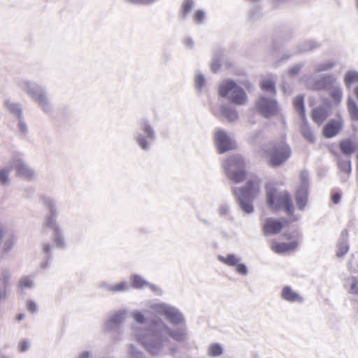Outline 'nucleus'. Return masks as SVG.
Here are the masks:
<instances>
[{
    "label": "nucleus",
    "instance_id": "nucleus-1",
    "mask_svg": "<svg viewBox=\"0 0 358 358\" xmlns=\"http://www.w3.org/2000/svg\"><path fill=\"white\" fill-rule=\"evenodd\" d=\"M133 336L148 353L159 355L171 349V339L183 341L186 333L183 327L172 329L162 319L154 318L145 329L134 327Z\"/></svg>",
    "mask_w": 358,
    "mask_h": 358
},
{
    "label": "nucleus",
    "instance_id": "nucleus-2",
    "mask_svg": "<svg viewBox=\"0 0 358 358\" xmlns=\"http://www.w3.org/2000/svg\"><path fill=\"white\" fill-rule=\"evenodd\" d=\"M266 205L272 210H282L290 217L291 222L300 218L294 213V206L292 196L286 190H279L273 183H267L265 186Z\"/></svg>",
    "mask_w": 358,
    "mask_h": 358
},
{
    "label": "nucleus",
    "instance_id": "nucleus-3",
    "mask_svg": "<svg viewBox=\"0 0 358 358\" xmlns=\"http://www.w3.org/2000/svg\"><path fill=\"white\" fill-rule=\"evenodd\" d=\"M18 87L24 92L45 113L52 111V106L45 89L39 83L29 80H20Z\"/></svg>",
    "mask_w": 358,
    "mask_h": 358
},
{
    "label": "nucleus",
    "instance_id": "nucleus-4",
    "mask_svg": "<svg viewBox=\"0 0 358 358\" xmlns=\"http://www.w3.org/2000/svg\"><path fill=\"white\" fill-rule=\"evenodd\" d=\"M259 155L268 159L273 167L280 166L291 155V149L284 141H269L262 145Z\"/></svg>",
    "mask_w": 358,
    "mask_h": 358
},
{
    "label": "nucleus",
    "instance_id": "nucleus-5",
    "mask_svg": "<svg viewBox=\"0 0 358 358\" xmlns=\"http://www.w3.org/2000/svg\"><path fill=\"white\" fill-rule=\"evenodd\" d=\"M149 310L151 314L164 316L167 321L175 326H181L185 318L179 309L164 302L150 303Z\"/></svg>",
    "mask_w": 358,
    "mask_h": 358
},
{
    "label": "nucleus",
    "instance_id": "nucleus-6",
    "mask_svg": "<svg viewBox=\"0 0 358 358\" xmlns=\"http://www.w3.org/2000/svg\"><path fill=\"white\" fill-rule=\"evenodd\" d=\"M219 94L237 105L247 103L248 96L244 90L231 80H224L220 85Z\"/></svg>",
    "mask_w": 358,
    "mask_h": 358
},
{
    "label": "nucleus",
    "instance_id": "nucleus-7",
    "mask_svg": "<svg viewBox=\"0 0 358 358\" xmlns=\"http://www.w3.org/2000/svg\"><path fill=\"white\" fill-rule=\"evenodd\" d=\"M138 130L134 134V138L144 151H149L152 143L156 139V134L153 127L147 119H141L138 123Z\"/></svg>",
    "mask_w": 358,
    "mask_h": 358
},
{
    "label": "nucleus",
    "instance_id": "nucleus-8",
    "mask_svg": "<svg viewBox=\"0 0 358 358\" xmlns=\"http://www.w3.org/2000/svg\"><path fill=\"white\" fill-rule=\"evenodd\" d=\"M223 167L227 177L234 182H240L245 179V164L240 155L229 157L223 163Z\"/></svg>",
    "mask_w": 358,
    "mask_h": 358
},
{
    "label": "nucleus",
    "instance_id": "nucleus-9",
    "mask_svg": "<svg viewBox=\"0 0 358 358\" xmlns=\"http://www.w3.org/2000/svg\"><path fill=\"white\" fill-rule=\"evenodd\" d=\"M308 173L302 171L300 173V184L295 192V201L299 210H303L308 200Z\"/></svg>",
    "mask_w": 358,
    "mask_h": 358
},
{
    "label": "nucleus",
    "instance_id": "nucleus-10",
    "mask_svg": "<svg viewBox=\"0 0 358 358\" xmlns=\"http://www.w3.org/2000/svg\"><path fill=\"white\" fill-rule=\"evenodd\" d=\"M256 107L259 113L266 118L276 115L278 112L276 101L264 95L261 96L257 100Z\"/></svg>",
    "mask_w": 358,
    "mask_h": 358
},
{
    "label": "nucleus",
    "instance_id": "nucleus-11",
    "mask_svg": "<svg viewBox=\"0 0 358 358\" xmlns=\"http://www.w3.org/2000/svg\"><path fill=\"white\" fill-rule=\"evenodd\" d=\"M11 166H13L17 175L27 180H31L36 176V173L24 160L21 154H15L11 159Z\"/></svg>",
    "mask_w": 358,
    "mask_h": 358
},
{
    "label": "nucleus",
    "instance_id": "nucleus-12",
    "mask_svg": "<svg viewBox=\"0 0 358 358\" xmlns=\"http://www.w3.org/2000/svg\"><path fill=\"white\" fill-rule=\"evenodd\" d=\"M305 82L307 87L310 89L328 90L331 86L337 82V79L333 75L322 74L316 80H314L313 78H308Z\"/></svg>",
    "mask_w": 358,
    "mask_h": 358
},
{
    "label": "nucleus",
    "instance_id": "nucleus-13",
    "mask_svg": "<svg viewBox=\"0 0 358 358\" xmlns=\"http://www.w3.org/2000/svg\"><path fill=\"white\" fill-rule=\"evenodd\" d=\"M42 200L45 206L48 208V215L45 222V226L52 229L54 231L60 229L61 227L57 222L58 210L56 202L54 199L46 196L43 197Z\"/></svg>",
    "mask_w": 358,
    "mask_h": 358
},
{
    "label": "nucleus",
    "instance_id": "nucleus-14",
    "mask_svg": "<svg viewBox=\"0 0 358 358\" xmlns=\"http://www.w3.org/2000/svg\"><path fill=\"white\" fill-rule=\"evenodd\" d=\"M215 141L220 153L236 148V142L234 138L223 130H219L215 133Z\"/></svg>",
    "mask_w": 358,
    "mask_h": 358
},
{
    "label": "nucleus",
    "instance_id": "nucleus-15",
    "mask_svg": "<svg viewBox=\"0 0 358 358\" xmlns=\"http://www.w3.org/2000/svg\"><path fill=\"white\" fill-rule=\"evenodd\" d=\"M213 113L215 116L226 119L229 122H235L238 118V112L227 104H219L213 108Z\"/></svg>",
    "mask_w": 358,
    "mask_h": 358
},
{
    "label": "nucleus",
    "instance_id": "nucleus-16",
    "mask_svg": "<svg viewBox=\"0 0 358 358\" xmlns=\"http://www.w3.org/2000/svg\"><path fill=\"white\" fill-rule=\"evenodd\" d=\"M127 315L126 309H120L113 312L104 324L106 331L119 329L124 322Z\"/></svg>",
    "mask_w": 358,
    "mask_h": 358
},
{
    "label": "nucleus",
    "instance_id": "nucleus-17",
    "mask_svg": "<svg viewBox=\"0 0 358 358\" xmlns=\"http://www.w3.org/2000/svg\"><path fill=\"white\" fill-rule=\"evenodd\" d=\"M261 181L260 179L254 176L250 177L245 187L237 188L239 194H244L250 198L255 199L259 192Z\"/></svg>",
    "mask_w": 358,
    "mask_h": 358
},
{
    "label": "nucleus",
    "instance_id": "nucleus-18",
    "mask_svg": "<svg viewBox=\"0 0 358 358\" xmlns=\"http://www.w3.org/2000/svg\"><path fill=\"white\" fill-rule=\"evenodd\" d=\"M232 193L238 199L239 201V206L243 211L248 214L253 212L254 208L252 203V200L253 198H250L244 194H239L237 187L232 188Z\"/></svg>",
    "mask_w": 358,
    "mask_h": 358
},
{
    "label": "nucleus",
    "instance_id": "nucleus-19",
    "mask_svg": "<svg viewBox=\"0 0 358 358\" xmlns=\"http://www.w3.org/2000/svg\"><path fill=\"white\" fill-rule=\"evenodd\" d=\"M131 285L134 289H143L149 287L152 292L158 294H161V289L153 284H150L144 280L141 275L134 274L131 276Z\"/></svg>",
    "mask_w": 358,
    "mask_h": 358
},
{
    "label": "nucleus",
    "instance_id": "nucleus-20",
    "mask_svg": "<svg viewBox=\"0 0 358 358\" xmlns=\"http://www.w3.org/2000/svg\"><path fill=\"white\" fill-rule=\"evenodd\" d=\"M298 246V241H294L289 243H277L273 242L271 244V249L276 253H284L286 252L294 250Z\"/></svg>",
    "mask_w": 358,
    "mask_h": 358
},
{
    "label": "nucleus",
    "instance_id": "nucleus-21",
    "mask_svg": "<svg viewBox=\"0 0 358 358\" xmlns=\"http://www.w3.org/2000/svg\"><path fill=\"white\" fill-rule=\"evenodd\" d=\"M282 227V224L280 221L268 218L266 220L264 225V230L266 234L273 235L278 233Z\"/></svg>",
    "mask_w": 358,
    "mask_h": 358
},
{
    "label": "nucleus",
    "instance_id": "nucleus-22",
    "mask_svg": "<svg viewBox=\"0 0 358 358\" xmlns=\"http://www.w3.org/2000/svg\"><path fill=\"white\" fill-rule=\"evenodd\" d=\"M281 295L285 300L291 303H302L303 301V298L289 286L283 287Z\"/></svg>",
    "mask_w": 358,
    "mask_h": 358
},
{
    "label": "nucleus",
    "instance_id": "nucleus-23",
    "mask_svg": "<svg viewBox=\"0 0 358 358\" xmlns=\"http://www.w3.org/2000/svg\"><path fill=\"white\" fill-rule=\"evenodd\" d=\"M334 105L338 106L343 99V90L338 81L327 90Z\"/></svg>",
    "mask_w": 358,
    "mask_h": 358
},
{
    "label": "nucleus",
    "instance_id": "nucleus-24",
    "mask_svg": "<svg viewBox=\"0 0 358 358\" xmlns=\"http://www.w3.org/2000/svg\"><path fill=\"white\" fill-rule=\"evenodd\" d=\"M341 127V120H331L324 128V135L327 138H331L338 133Z\"/></svg>",
    "mask_w": 358,
    "mask_h": 358
},
{
    "label": "nucleus",
    "instance_id": "nucleus-25",
    "mask_svg": "<svg viewBox=\"0 0 358 358\" xmlns=\"http://www.w3.org/2000/svg\"><path fill=\"white\" fill-rule=\"evenodd\" d=\"M328 115L327 108L324 106L316 107L312 111V118L318 124L324 122Z\"/></svg>",
    "mask_w": 358,
    "mask_h": 358
},
{
    "label": "nucleus",
    "instance_id": "nucleus-26",
    "mask_svg": "<svg viewBox=\"0 0 358 358\" xmlns=\"http://www.w3.org/2000/svg\"><path fill=\"white\" fill-rule=\"evenodd\" d=\"M348 233L346 231H343L341 233V240L338 243V248L336 251V255L339 257H343L347 253L349 249V245L348 243Z\"/></svg>",
    "mask_w": 358,
    "mask_h": 358
},
{
    "label": "nucleus",
    "instance_id": "nucleus-27",
    "mask_svg": "<svg viewBox=\"0 0 358 358\" xmlns=\"http://www.w3.org/2000/svg\"><path fill=\"white\" fill-rule=\"evenodd\" d=\"M338 167L341 173L342 181H345L351 172V163L349 159H340L338 162Z\"/></svg>",
    "mask_w": 358,
    "mask_h": 358
},
{
    "label": "nucleus",
    "instance_id": "nucleus-28",
    "mask_svg": "<svg viewBox=\"0 0 358 358\" xmlns=\"http://www.w3.org/2000/svg\"><path fill=\"white\" fill-rule=\"evenodd\" d=\"M343 82L347 90H350L352 85H358V72L355 71H347L343 77Z\"/></svg>",
    "mask_w": 358,
    "mask_h": 358
},
{
    "label": "nucleus",
    "instance_id": "nucleus-29",
    "mask_svg": "<svg viewBox=\"0 0 358 358\" xmlns=\"http://www.w3.org/2000/svg\"><path fill=\"white\" fill-rule=\"evenodd\" d=\"M344 288L351 294L358 295V278L354 276L345 279Z\"/></svg>",
    "mask_w": 358,
    "mask_h": 358
},
{
    "label": "nucleus",
    "instance_id": "nucleus-30",
    "mask_svg": "<svg viewBox=\"0 0 358 358\" xmlns=\"http://www.w3.org/2000/svg\"><path fill=\"white\" fill-rule=\"evenodd\" d=\"M319 46H320L319 43L315 41H311V40L304 41L301 42L297 45V49L294 51V53H301V52L310 51V50H315V49L319 48Z\"/></svg>",
    "mask_w": 358,
    "mask_h": 358
},
{
    "label": "nucleus",
    "instance_id": "nucleus-31",
    "mask_svg": "<svg viewBox=\"0 0 358 358\" xmlns=\"http://www.w3.org/2000/svg\"><path fill=\"white\" fill-rule=\"evenodd\" d=\"M217 259L229 266H235L241 261V257L235 254H227L225 256L218 255Z\"/></svg>",
    "mask_w": 358,
    "mask_h": 358
},
{
    "label": "nucleus",
    "instance_id": "nucleus-32",
    "mask_svg": "<svg viewBox=\"0 0 358 358\" xmlns=\"http://www.w3.org/2000/svg\"><path fill=\"white\" fill-rule=\"evenodd\" d=\"M5 106L10 113L17 116V119L22 117V109L20 103L6 100L5 101Z\"/></svg>",
    "mask_w": 358,
    "mask_h": 358
},
{
    "label": "nucleus",
    "instance_id": "nucleus-33",
    "mask_svg": "<svg viewBox=\"0 0 358 358\" xmlns=\"http://www.w3.org/2000/svg\"><path fill=\"white\" fill-rule=\"evenodd\" d=\"M20 290L22 294H24L26 289L34 287V282L32 278L29 276L22 277L19 282Z\"/></svg>",
    "mask_w": 358,
    "mask_h": 358
},
{
    "label": "nucleus",
    "instance_id": "nucleus-34",
    "mask_svg": "<svg viewBox=\"0 0 358 358\" xmlns=\"http://www.w3.org/2000/svg\"><path fill=\"white\" fill-rule=\"evenodd\" d=\"M348 108L351 119L358 120V107L355 101L350 97L348 99Z\"/></svg>",
    "mask_w": 358,
    "mask_h": 358
},
{
    "label": "nucleus",
    "instance_id": "nucleus-35",
    "mask_svg": "<svg viewBox=\"0 0 358 358\" xmlns=\"http://www.w3.org/2000/svg\"><path fill=\"white\" fill-rule=\"evenodd\" d=\"M207 353L210 357H218L222 355L223 348L220 344L214 343L208 347Z\"/></svg>",
    "mask_w": 358,
    "mask_h": 358
},
{
    "label": "nucleus",
    "instance_id": "nucleus-36",
    "mask_svg": "<svg viewBox=\"0 0 358 358\" xmlns=\"http://www.w3.org/2000/svg\"><path fill=\"white\" fill-rule=\"evenodd\" d=\"M294 106L296 110L301 115L303 121H304L306 117H305V113H304L303 96H299L294 99Z\"/></svg>",
    "mask_w": 358,
    "mask_h": 358
},
{
    "label": "nucleus",
    "instance_id": "nucleus-37",
    "mask_svg": "<svg viewBox=\"0 0 358 358\" xmlns=\"http://www.w3.org/2000/svg\"><path fill=\"white\" fill-rule=\"evenodd\" d=\"M52 236L53 241L57 248H62L65 246V241L62 229L55 231Z\"/></svg>",
    "mask_w": 358,
    "mask_h": 358
},
{
    "label": "nucleus",
    "instance_id": "nucleus-38",
    "mask_svg": "<svg viewBox=\"0 0 358 358\" xmlns=\"http://www.w3.org/2000/svg\"><path fill=\"white\" fill-rule=\"evenodd\" d=\"M301 131L303 136L309 142L313 143L315 141L313 133L312 132L309 125L306 122H303L301 127Z\"/></svg>",
    "mask_w": 358,
    "mask_h": 358
},
{
    "label": "nucleus",
    "instance_id": "nucleus-39",
    "mask_svg": "<svg viewBox=\"0 0 358 358\" xmlns=\"http://www.w3.org/2000/svg\"><path fill=\"white\" fill-rule=\"evenodd\" d=\"M340 148L345 155H351L355 151L353 143L350 140L342 141L340 143Z\"/></svg>",
    "mask_w": 358,
    "mask_h": 358
},
{
    "label": "nucleus",
    "instance_id": "nucleus-40",
    "mask_svg": "<svg viewBox=\"0 0 358 358\" xmlns=\"http://www.w3.org/2000/svg\"><path fill=\"white\" fill-rule=\"evenodd\" d=\"M130 288L128 282L125 281H122L118 282L117 284H112V287H110V292L117 293L128 291Z\"/></svg>",
    "mask_w": 358,
    "mask_h": 358
},
{
    "label": "nucleus",
    "instance_id": "nucleus-41",
    "mask_svg": "<svg viewBox=\"0 0 358 358\" xmlns=\"http://www.w3.org/2000/svg\"><path fill=\"white\" fill-rule=\"evenodd\" d=\"M334 66V63L332 62H324L316 64L314 66V71L319 73L331 69Z\"/></svg>",
    "mask_w": 358,
    "mask_h": 358
},
{
    "label": "nucleus",
    "instance_id": "nucleus-42",
    "mask_svg": "<svg viewBox=\"0 0 358 358\" xmlns=\"http://www.w3.org/2000/svg\"><path fill=\"white\" fill-rule=\"evenodd\" d=\"M261 86L262 90L268 92L270 95H274L275 94L274 83L272 80L269 79L264 80L262 82Z\"/></svg>",
    "mask_w": 358,
    "mask_h": 358
},
{
    "label": "nucleus",
    "instance_id": "nucleus-43",
    "mask_svg": "<svg viewBox=\"0 0 358 358\" xmlns=\"http://www.w3.org/2000/svg\"><path fill=\"white\" fill-rule=\"evenodd\" d=\"M194 7L193 0H186L182 4L181 9V17L182 19H185L187 15L192 11Z\"/></svg>",
    "mask_w": 358,
    "mask_h": 358
},
{
    "label": "nucleus",
    "instance_id": "nucleus-44",
    "mask_svg": "<svg viewBox=\"0 0 358 358\" xmlns=\"http://www.w3.org/2000/svg\"><path fill=\"white\" fill-rule=\"evenodd\" d=\"M11 168L3 169L0 171V182L3 185H8L10 182L9 174Z\"/></svg>",
    "mask_w": 358,
    "mask_h": 358
},
{
    "label": "nucleus",
    "instance_id": "nucleus-45",
    "mask_svg": "<svg viewBox=\"0 0 358 358\" xmlns=\"http://www.w3.org/2000/svg\"><path fill=\"white\" fill-rule=\"evenodd\" d=\"M194 83L196 88L198 90H201L206 83L204 76L199 71L196 72L195 73Z\"/></svg>",
    "mask_w": 358,
    "mask_h": 358
},
{
    "label": "nucleus",
    "instance_id": "nucleus-46",
    "mask_svg": "<svg viewBox=\"0 0 358 358\" xmlns=\"http://www.w3.org/2000/svg\"><path fill=\"white\" fill-rule=\"evenodd\" d=\"M128 353L130 355V358H144L143 353L138 351L137 348L133 344L129 345Z\"/></svg>",
    "mask_w": 358,
    "mask_h": 358
},
{
    "label": "nucleus",
    "instance_id": "nucleus-47",
    "mask_svg": "<svg viewBox=\"0 0 358 358\" xmlns=\"http://www.w3.org/2000/svg\"><path fill=\"white\" fill-rule=\"evenodd\" d=\"M131 315L134 320L138 324H144L146 321L144 314L139 310L133 311Z\"/></svg>",
    "mask_w": 358,
    "mask_h": 358
},
{
    "label": "nucleus",
    "instance_id": "nucleus-48",
    "mask_svg": "<svg viewBox=\"0 0 358 358\" xmlns=\"http://www.w3.org/2000/svg\"><path fill=\"white\" fill-rule=\"evenodd\" d=\"M17 242V238L15 236H10L8 237L4 243L5 250L9 251L11 250Z\"/></svg>",
    "mask_w": 358,
    "mask_h": 358
},
{
    "label": "nucleus",
    "instance_id": "nucleus-49",
    "mask_svg": "<svg viewBox=\"0 0 358 358\" xmlns=\"http://www.w3.org/2000/svg\"><path fill=\"white\" fill-rule=\"evenodd\" d=\"M127 2L136 5H151L157 1L158 0H126Z\"/></svg>",
    "mask_w": 358,
    "mask_h": 358
},
{
    "label": "nucleus",
    "instance_id": "nucleus-50",
    "mask_svg": "<svg viewBox=\"0 0 358 358\" xmlns=\"http://www.w3.org/2000/svg\"><path fill=\"white\" fill-rule=\"evenodd\" d=\"M236 266V271L242 275H246L248 273V270L247 266L243 264L240 263V262L235 266Z\"/></svg>",
    "mask_w": 358,
    "mask_h": 358
},
{
    "label": "nucleus",
    "instance_id": "nucleus-51",
    "mask_svg": "<svg viewBox=\"0 0 358 358\" xmlns=\"http://www.w3.org/2000/svg\"><path fill=\"white\" fill-rule=\"evenodd\" d=\"M218 213L220 216H226L229 214V206L227 203L221 204L218 208Z\"/></svg>",
    "mask_w": 358,
    "mask_h": 358
},
{
    "label": "nucleus",
    "instance_id": "nucleus-52",
    "mask_svg": "<svg viewBox=\"0 0 358 358\" xmlns=\"http://www.w3.org/2000/svg\"><path fill=\"white\" fill-rule=\"evenodd\" d=\"M52 249V245L50 243H44L42 247L43 252H44V258L49 259L50 255Z\"/></svg>",
    "mask_w": 358,
    "mask_h": 358
},
{
    "label": "nucleus",
    "instance_id": "nucleus-53",
    "mask_svg": "<svg viewBox=\"0 0 358 358\" xmlns=\"http://www.w3.org/2000/svg\"><path fill=\"white\" fill-rule=\"evenodd\" d=\"M204 17L205 13L203 10H198L194 15V20L195 22L201 24L203 22Z\"/></svg>",
    "mask_w": 358,
    "mask_h": 358
},
{
    "label": "nucleus",
    "instance_id": "nucleus-54",
    "mask_svg": "<svg viewBox=\"0 0 358 358\" xmlns=\"http://www.w3.org/2000/svg\"><path fill=\"white\" fill-rule=\"evenodd\" d=\"M27 308L31 313H35L38 311V309L37 304L31 300L27 302Z\"/></svg>",
    "mask_w": 358,
    "mask_h": 358
},
{
    "label": "nucleus",
    "instance_id": "nucleus-55",
    "mask_svg": "<svg viewBox=\"0 0 358 358\" xmlns=\"http://www.w3.org/2000/svg\"><path fill=\"white\" fill-rule=\"evenodd\" d=\"M10 278V272L6 269H3L1 272V279L3 280V283L4 286H6L8 284Z\"/></svg>",
    "mask_w": 358,
    "mask_h": 358
},
{
    "label": "nucleus",
    "instance_id": "nucleus-56",
    "mask_svg": "<svg viewBox=\"0 0 358 358\" xmlns=\"http://www.w3.org/2000/svg\"><path fill=\"white\" fill-rule=\"evenodd\" d=\"M22 119V117L21 118H18V127L21 133L26 134L28 131V127Z\"/></svg>",
    "mask_w": 358,
    "mask_h": 358
},
{
    "label": "nucleus",
    "instance_id": "nucleus-57",
    "mask_svg": "<svg viewBox=\"0 0 358 358\" xmlns=\"http://www.w3.org/2000/svg\"><path fill=\"white\" fill-rule=\"evenodd\" d=\"M302 66H303L301 65V64H297V65H295V66H292L289 70V75L291 76H294L295 75H296L299 73V71L301 70Z\"/></svg>",
    "mask_w": 358,
    "mask_h": 358
},
{
    "label": "nucleus",
    "instance_id": "nucleus-58",
    "mask_svg": "<svg viewBox=\"0 0 358 358\" xmlns=\"http://www.w3.org/2000/svg\"><path fill=\"white\" fill-rule=\"evenodd\" d=\"M29 349V343L27 341H22L19 344V350L21 352H26Z\"/></svg>",
    "mask_w": 358,
    "mask_h": 358
},
{
    "label": "nucleus",
    "instance_id": "nucleus-59",
    "mask_svg": "<svg viewBox=\"0 0 358 358\" xmlns=\"http://www.w3.org/2000/svg\"><path fill=\"white\" fill-rule=\"evenodd\" d=\"M220 67V62L218 59H215L211 64V70L215 73Z\"/></svg>",
    "mask_w": 358,
    "mask_h": 358
},
{
    "label": "nucleus",
    "instance_id": "nucleus-60",
    "mask_svg": "<svg viewBox=\"0 0 358 358\" xmlns=\"http://www.w3.org/2000/svg\"><path fill=\"white\" fill-rule=\"evenodd\" d=\"M183 43L187 48H192L194 46V41L189 37L185 38L183 41Z\"/></svg>",
    "mask_w": 358,
    "mask_h": 358
},
{
    "label": "nucleus",
    "instance_id": "nucleus-61",
    "mask_svg": "<svg viewBox=\"0 0 358 358\" xmlns=\"http://www.w3.org/2000/svg\"><path fill=\"white\" fill-rule=\"evenodd\" d=\"M99 287L102 288L106 291L110 292V287H112V284H108L106 282H101L99 283Z\"/></svg>",
    "mask_w": 358,
    "mask_h": 358
},
{
    "label": "nucleus",
    "instance_id": "nucleus-62",
    "mask_svg": "<svg viewBox=\"0 0 358 358\" xmlns=\"http://www.w3.org/2000/svg\"><path fill=\"white\" fill-rule=\"evenodd\" d=\"M92 353L90 351L81 352L77 358H92Z\"/></svg>",
    "mask_w": 358,
    "mask_h": 358
},
{
    "label": "nucleus",
    "instance_id": "nucleus-63",
    "mask_svg": "<svg viewBox=\"0 0 358 358\" xmlns=\"http://www.w3.org/2000/svg\"><path fill=\"white\" fill-rule=\"evenodd\" d=\"M341 196L339 194H334L333 195V201L335 203H337L340 200Z\"/></svg>",
    "mask_w": 358,
    "mask_h": 358
},
{
    "label": "nucleus",
    "instance_id": "nucleus-64",
    "mask_svg": "<svg viewBox=\"0 0 358 358\" xmlns=\"http://www.w3.org/2000/svg\"><path fill=\"white\" fill-rule=\"evenodd\" d=\"M355 93L357 96V98L358 99V85L355 87Z\"/></svg>",
    "mask_w": 358,
    "mask_h": 358
}]
</instances>
